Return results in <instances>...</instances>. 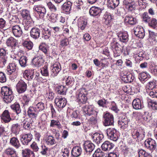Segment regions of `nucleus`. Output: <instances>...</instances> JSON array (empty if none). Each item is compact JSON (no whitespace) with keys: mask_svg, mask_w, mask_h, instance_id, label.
I'll return each mask as SVG.
<instances>
[{"mask_svg":"<svg viewBox=\"0 0 157 157\" xmlns=\"http://www.w3.org/2000/svg\"><path fill=\"white\" fill-rule=\"evenodd\" d=\"M17 40L12 37L8 38L6 41V44L8 47H14L17 45Z\"/></svg>","mask_w":157,"mask_h":157,"instance_id":"7c9ffc66","label":"nucleus"},{"mask_svg":"<svg viewBox=\"0 0 157 157\" xmlns=\"http://www.w3.org/2000/svg\"><path fill=\"white\" fill-rule=\"evenodd\" d=\"M16 89L19 94H21L25 91L27 88V85L23 81L20 80L16 86Z\"/></svg>","mask_w":157,"mask_h":157,"instance_id":"0eeeda50","label":"nucleus"},{"mask_svg":"<svg viewBox=\"0 0 157 157\" xmlns=\"http://www.w3.org/2000/svg\"><path fill=\"white\" fill-rule=\"evenodd\" d=\"M44 142L48 145L52 146L56 144V142L55 138L52 135H47L44 139Z\"/></svg>","mask_w":157,"mask_h":157,"instance_id":"4be33fe9","label":"nucleus"},{"mask_svg":"<svg viewBox=\"0 0 157 157\" xmlns=\"http://www.w3.org/2000/svg\"><path fill=\"white\" fill-rule=\"evenodd\" d=\"M107 135L111 140L116 141L118 138V132L113 128H109L107 130Z\"/></svg>","mask_w":157,"mask_h":157,"instance_id":"423d86ee","label":"nucleus"},{"mask_svg":"<svg viewBox=\"0 0 157 157\" xmlns=\"http://www.w3.org/2000/svg\"><path fill=\"white\" fill-rule=\"evenodd\" d=\"M51 74L53 77L57 75L61 70V67L60 63L58 62H56L51 67Z\"/></svg>","mask_w":157,"mask_h":157,"instance_id":"9b49d317","label":"nucleus"},{"mask_svg":"<svg viewBox=\"0 0 157 157\" xmlns=\"http://www.w3.org/2000/svg\"><path fill=\"white\" fill-rule=\"evenodd\" d=\"M23 46L29 50L32 49L33 47V44L31 41H25L23 43Z\"/></svg>","mask_w":157,"mask_h":157,"instance_id":"6e6d98bb","label":"nucleus"},{"mask_svg":"<svg viewBox=\"0 0 157 157\" xmlns=\"http://www.w3.org/2000/svg\"><path fill=\"white\" fill-rule=\"evenodd\" d=\"M78 25L82 30H83L87 25V22L82 17H80L78 20Z\"/></svg>","mask_w":157,"mask_h":157,"instance_id":"a19ab883","label":"nucleus"},{"mask_svg":"<svg viewBox=\"0 0 157 157\" xmlns=\"http://www.w3.org/2000/svg\"><path fill=\"white\" fill-rule=\"evenodd\" d=\"M41 73L42 75L44 76H47L48 75L49 73L47 66H45L41 69Z\"/></svg>","mask_w":157,"mask_h":157,"instance_id":"338daca9","label":"nucleus"},{"mask_svg":"<svg viewBox=\"0 0 157 157\" xmlns=\"http://www.w3.org/2000/svg\"><path fill=\"white\" fill-rule=\"evenodd\" d=\"M42 37L45 39H48L51 35V31L49 29L45 28L42 31Z\"/></svg>","mask_w":157,"mask_h":157,"instance_id":"ea45409f","label":"nucleus"},{"mask_svg":"<svg viewBox=\"0 0 157 157\" xmlns=\"http://www.w3.org/2000/svg\"><path fill=\"white\" fill-rule=\"evenodd\" d=\"M45 95L47 98H48V99L50 100H52L53 99L54 97V94L52 90L49 89H48L47 90Z\"/></svg>","mask_w":157,"mask_h":157,"instance_id":"052dcab7","label":"nucleus"},{"mask_svg":"<svg viewBox=\"0 0 157 157\" xmlns=\"http://www.w3.org/2000/svg\"><path fill=\"white\" fill-rule=\"evenodd\" d=\"M23 157H35V155L33 151L31 150L25 149L22 151Z\"/></svg>","mask_w":157,"mask_h":157,"instance_id":"e433bc0d","label":"nucleus"},{"mask_svg":"<svg viewBox=\"0 0 157 157\" xmlns=\"http://www.w3.org/2000/svg\"><path fill=\"white\" fill-rule=\"evenodd\" d=\"M148 74L147 72H142L139 75L138 78L139 80L141 82L146 81L147 80Z\"/></svg>","mask_w":157,"mask_h":157,"instance_id":"864d4df0","label":"nucleus"},{"mask_svg":"<svg viewBox=\"0 0 157 157\" xmlns=\"http://www.w3.org/2000/svg\"><path fill=\"white\" fill-rule=\"evenodd\" d=\"M35 107L38 112L43 110L45 108V105L44 103L40 102L37 103Z\"/></svg>","mask_w":157,"mask_h":157,"instance_id":"bf43d9fd","label":"nucleus"},{"mask_svg":"<svg viewBox=\"0 0 157 157\" xmlns=\"http://www.w3.org/2000/svg\"><path fill=\"white\" fill-rule=\"evenodd\" d=\"M32 138V135L31 133H24L20 135V140L23 144L27 145L31 141Z\"/></svg>","mask_w":157,"mask_h":157,"instance_id":"39448f33","label":"nucleus"},{"mask_svg":"<svg viewBox=\"0 0 157 157\" xmlns=\"http://www.w3.org/2000/svg\"><path fill=\"white\" fill-rule=\"evenodd\" d=\"M1 93L3 96L4 101L7 103L11 102L13 99V96L12 90L7 87H3L2 88Z\"/></svg>","mask_w":157,"mask_h":157,"instance_id":"f257e3e1","label":"nucleus"},{"mask_svg":"<svg viewBox=\"0 0 157 157\" xmlns=\"http://www.w3.org/2000/svg\"><path fill=\"white\" fill-rule=\"evenodd\" d=\"M55 102L59 108H63L66 105L67 101L64 97L60 96L58 97L55 98Z\"/></svg>","mask_w":157,"mask_h":157,"instance_id":"9d476101","label":"nucleus"},{"mask_svg":"<svg viewBox=\"0 0 157 157\" xmlns=\"http://www.w3.org/2000/svg\"><path fill=\"white\" fill-rule=\"evenodd\" d=\"M10 107L17 114L20 113L21 112V110L20 105L18 103H15L10 106Z\"/></svg>","mask_w":157,"mask_h":157,"instance_id":"de8ad7c7","label":"nucleus"},{"mask_svg":"<svg viewBox=\"0 0 157 157\" xmlns=\"http://www.w3.org/2000/svg\"><path fill=\"white\" fill-rule=\"evenodd\" d=\"M149 26L155 28L157 25V21L156 19L155 18H151V21L148 23Z\"/></svg>","mask_w":157,"mask_h":157,"instance_id":"774afa93","label":"nucleus"},{"mask_svg":"<svg viewBox=\"0 0 157 157\" xmlns=\"http://www.w3.org/2000/svg\"><path fill=\"white\" fill-rule=\"evenodd\" d=\"M132 136L134 139L138 140H142L144 137L145 132L144 130L142 128L134 130L132 132Z\"/></svg>","mask_w":157,"mask_h":157,"instance_id":"20e7f679","label":"nucleus"},{"mask_svg":"<svg viewBox=\"0 0 157 157\" xmlns=\"http://www.w3.org/2000/svg\"><path fill=\"white\" fill-rule=\"evenodd\" d=\"M23 127L25 129L29 130L31 128L30 124H31V119L30 118H26L23 121Z\"/></svg>","mask_w":157,"mask_h":157,"instance_id":"09e8293b","label":"nucleus"},{"mask_svg":"<svg viewBox=\"0 0 157 157\" xmlns=\"http://www.w3.org/2000/svg\"><path fill=\"white\" fill-rule=\"evenodd\" d=\"M126 7L128 10V11H130L135 14L136 13V12L138 11L136 8V6L135 3H134V4L127 6H126Z\"/></svg>","mask_w":157,"mask_h":157,"instance_id":"4d7b16f0","label":"nucleus"},{"mask_svg":"<svg viewBox=\"0 0 157 157\" xmlns=\"http://www.w3.org/2000/svg\"><path fill=\"white\" fill-rule=\"evenodd\" d=\"M16 65L15 63H10L7 67V74L10 75L14 72L16 70Z\"/></svg>","mask_w":157,"mask_h":157,"instance_id":"58836bf2","label":"nucleus"},{"mask_svg":"<svg viewBox=\"0 0 157 157\" xmlns=\"http://www.w3.org/2000/svg\"><path fill=\"white\" fill-rule=\"evenodd\" d=\"M33 10L37 13L40 18H44L46 12V9L44 6L40 5L35 6L33 7Z\"/></svg>","mask_w":157,"mask_h":157,"instance_id":"6e6552de","label":"nucleus"},{"mask_svg":"<svg viewBox=\"0 0 157 157\" xmlns=\"http://www.w3.org/2000/svg\"><path fill=\"white\" fill-rule=\"evenodd\" d=\"M6 16H7L10 23L11 24L13 22L18 23L19 20L17 16L16 15H12L9 12L6 13Z\"/></svg>","mask_w":157,"mask_h":157,"instance_id":"c9c22d12","label":"nucleus"},{"mask_svg":"<svg viewBox=\"0 0 157 157\" xmlns=\"http://www.w3.org/2000/svg\"><path fill=\"white\" fill-rule=\"evenodd\" d=\"M89 13L90 15L98 17V7L95 6L92 7L89 10Z\"/></svg>","mask_w":157,"mask_h":157,"instance_id":"49530a36","label":"nucleus"},{"mask_svg":"<svg viewBox=\"0 0 157 157\" xmlns=\"http://www.w3.org/2000/svg\"><path fill=\"white\" fill-rule=\"evenodd\" d=\"M135 35L140 38H143L145 36L144 30L142 27L138 26L134 29Z\"/></svg>","mask_w":157,"mask_h":157,"instance_id":"f8f14e48","label":"nucleus"},{"mask_svg":"<svg viewBox=\"0 0 157 157\" xmlns=\"http://www.w3.org/2000/svg\"><path fill=\"white\" fill-rule=\"evenodd\" d=\"M40 29L36 27L33 28L30 31L31 37L34 39H38L40 37Z\"/></svg>","mask_w":157,"mask_h":157,"instance_id":"6ab92c4d","label":"nucleus"},{"mask_svg":"<svg viewBox=\"0 0 157 157\" xmlns=\"http://www.w3.org/2000/svg\"><path fill=\"white\" fill-rule=\"evenodd\" d=\"M38 113V111L35 107L30 106L28 109L27 115L30 118H36Z\"/></svg>","mask_w":157,"mask_h":157,"instance_id":"f3484780","label":"nucleus"},{"mask_svg":"<svg viewBox=\"0 0 157 157\" xmlns=\"http://www.w3.org/2000/svg\"><path fill=\"white\" fill-rule=\"evenodd\" d=\"M4 155H6L10 157H18L16 150L12 147H8L5 150L4 152Z\"/></svg>","mask_w":157,"mask_h":157,"instance_id":"5701e85b","label":"nucleus"},{"mask_svg":"<svg viewBox=\"0 0 157 157\" xmlns=\"http://www.w3.org/2000/svg\"><path fill=\"white\" fill-rule=\"evenodd\" d=\"M129 122V120L125 116L122 117L118 121V124L120 126L121 128L123 129L126 128L128 127V123Z\"/></svg>","mask_w":157,"mask_h":157,"instance_id":"ddd939ff","label":"nucleus"},{"mask_svg":"<svg viewBox=\"0 0 157 157\" xmlns=\"http://www.w3.org/2000/svg\"><path fill=\"white\" fill-rule=\"evenodd\" d=\"M103 124L105 126L113 125L114 121L113 115L109 112L104 113L103 116Z\"/></svg>","mask_w":157,"mask_h":157,"instance_id":"7ed1b4c3","label":"nucleus"},{"mask_svg":"<svg viewBox=\"0 0 157 157\" xmlns=\"http://www.w3.org/2000/svg\"><path fill=\"white\" fill-rule=\"evenodd\" d=\"M1 118L2 122L5 123H8L12 120L9 112L6 110L2 113L1 115Z\"/></svg>","mask_w":157,"mask_h":157,"instance_id":"4468645a","label":"nucleus"},{"mask_svg":"<svg viewBox=\"0 0 157 157\" xmlns=\"http://www.w3.org/2000/svg\"><path fill=\"white\" fill-rule=\"evenodd\" d=\"M83 110L86 116H90L95 113L97 115V113L96 111L94 110L93 107L92 105H86L83 107Z\"/></svg>","mask_w":157,"mask_h":157,"instance_id":"aec40b11","label":"nucleus"},{"mask_svg":"<svg viewBox=\"0 0 157 157\" xmlns=\"http://www.w3.org/2000/svg\"><path fill=\"white\" fill-rule=\"evenodd\" d=\"M124 22L128 23L130 25H134L136 22V19L132 16H126L124 19Z\"/></svg>","mask_w":157,"mask_h":157,"instance_id":"4c0bfd02","label":"nucleus"},{"mask_svg":"<svg viewBox=\"0 0 157 157\" xmlns=\"http://www.w3.org/2000/svg\"><path fill=\"white\" fill-rule=\"evenodd\" d=\"M21 15L24 19L31 18L29 11L27 9L22 10L21 13Z\"/></svg>","mask_w":157,"mask_h":157,"instance_id":"3c124183","label":"nucleus"},{"mask_svg":"<svg viewBox=\"0 0 157 157\" xmlns=\"http://www.w3.org/2000/svg\"><path fill=\"white\" fill-rule=\"evenodd\" d=\"M6 51L3 48L0 49V63L4 65L7 61Z\"/></svg>","mask_w":157,"mask_h":157,"instance_id":"dca6fc26","label":"nucleus"},{"mask_svg":"<svg viewBox=\"0 0 157 157\" xmlns=\"http://www.w3.org/2000/svg\"><path fill=\"white\" fill-rule=\"evenodd\" d=\"M111 46L114 53V57L119 56L123 48V44L121 42H113L111 43Z\"/></svg>","mask_w":157,"mask_h":157,"instance_id":"f03ea898","label":"nucleus"},{"mask_svg":"<svg viewBox=\"0 0 157 157\" xmlns=\"http://www.w3.org/2000/svg\"><path fill=\"white\" fill-rule=\"evenodd\" d=\"M56 90L58 94L63 95L65 94L67 89L64 86L60 85L57 87Z\"/></svg>","mask_w":157,"mask_h":157,"instance_id":"5fc2aeb1","label":"nucleus"},{"mask_svg":"<svg viewBox=\"0 0 157 157\" xmlns=\"http://www.w3.org/2000/svg\"><path fill=\"white\" fill-rule=\"evenodd\" d=\"M10 144L17 149L18 148L21 146L17 138L13 137L10 138Z\"/></svg>","mask_w":157,"mask_h":157,"instance_id":"f704fd0d","label":"nucleus"},{"mask_svg":"<svg viewBox=\"0 0 157 157\" xmlns=\"http://www.w3.org/2000/svg\"><path fill=\"white\" fill-rule=\"evenodd\" d=\"M148 89L150 90H153L157 88V81L153 80L149 82L147 84Z\"/></svg>","mask_w":157,"mask_h":157,"instance_id":"603ef678","label":"nucleus"},{"mask_svg":"<svg viewBox=\"0 0 157 157\" xmlns=\"http://www.w3.org/2000/svg\"><path fill=\"white\" fill-rule=\"evenodd\" d=\"M113 147L114 145L108 141H105L101 146L102 150L104 151H109Z\"/></svg>","mask_w":157,"mask_h":157,"instance_id":"473e14b6","label":"nucleus"},{"mask_svg":"<svg viewBox=\"0 0 157 157\" xmlns=\"http://www.w3.org/2000/svg\"><path fill=\"white\" fill-rule=\"evenodd\" d=\"M132 105L133 108L136 110L141 109L144 107L143 105L141 103L140 100L138 98H136L133 100Z\"/></svg>","mask_w":157,"mask_h":157,"instance_id":"393cba45","label":"nucleus"},{"mask_svg":"<svg viewBox=\"0 0 157 157\" xmlns=\"http://www.w3.org/2000/svg\"><path fill=\"white\" fill-rule=\"evenodd\" d=\"M31 97L28 94L25 95L22 98L24 103V106L28 105L29 104V101H30Z\"/></svg>","mask_w":157,"mask_h":157,"instance_id":"680f3d73","label":"nucleus"},{"mask_svg":"<svg viewBox=\"0 0 157 157\" xmlns=\"http://www.w3.org/2000/svg\"><path fill=\"white\" fill-rule=\"evenodd\" d=\"M39 49L46 56H48L49 47L45 43H41L39 46Z\"/></svg>","mask_w":157,"mask_h":157,"instance_id":"72a5a7b5","label":"nucleus"},{"mask_svg":"<svg viewBox=\"0 0 157 157\" xmlns=\"http://www.w3.org/2000/svg\"><path fill=\"white\" fill-rule=\"evenodd\" d=\"M145 147L150 150H154L156 147V144L155 140L151 138L146 140L144 142Z\"/></svg>","mask_w":157,"mask_h":157,"instance_id":"1a4fd4ad","label":"nucleus"},{"mask_svg":"<svg viewBox=\"0 0 157 157\" xmlns=\"http://www.w3.org/2000/svg\"><path fill=\"white\" fill-rule=\"evenodd\" d=\"M148 105L149 108L154 110H157V101L151 99L147 100Z\"/></svg>","mask_w":157,"mask_h":157,"instance_id":"37998d69","label":"nucleus"},{"mask_svg":"<svg viewBox=\"0 0 157 157\" xmlns=\"http://www.w3.org/2000/svg\"><path fill=\"white\" fill-rule=\"evenodd\" d=\"M142 18L143 21L146 22L148 23L151 20V17L148 16L147 12H144L142 14Z\"/></svg>","mask_w":157,"mask_h":157,"instance_id":"69168bd1","label":"nucleus"},{"mask_svg":"<svg viewBox=\"0 0 157 157\" xmlns=\"http://www.w3.org/2000/svg\"><path fill=\"white\" fill-rule=\"evenodd\" d=\"M119 4V0H108V6L112 9H114Z\"/></svg>","mask_w":157,"mask_h":157,"instance_id":"79ce46f5","label":"nucleus"},{"mask_svg":"<svg viewBox=\"0 0 157 157\" xmlns=\"http://www.w3.org/2000/svg\"><path fill=\"white\" fill-rule=\"evenodd\" d=\"M12 30L14 35L17 37L21 36L23 33L21 28L18 25L12 26Z\"/></svg>","mask_w":157,"mask_h":157,"instance_id":"2eb2a0df","label":"nucleus"},{"mask_svg":"<svg viewBox=\"0 0 157 157\" xmlns=\"http://www.w3.org/2000/svg\"><path fill=\"white\" fill-rule=\"evenodd\" d=\"M103 17L105 21V23L106 25L109 24L113 19L112 16L110 13H106L104 15Z\"/></svg>","mask_w":157,"mask_h":157,"instance_id":"8fccbe9b","label":"nucleus"},{"mask_svg":"<svg viewBox=\"0 0 157 157\" xmlns=\"http://www.w3.org/2000/svg\"><path fill=\"white\" fill-rule=\"evenodd\" d=\"M100 53L107 56L109 55V52L108 48L105 46L101 47L100 49Z\"/></svg>","mask_w":157,"mask_h":157,"instance_id":"e2e57ef3","label":"nucleus"},{"mask_svg":"<svg viewBox=\"0 0 157 157\" xmlns=\"http://www.w3.org/2000/svg\"><path fill=\"white\" fill-rule=\"evenodd\" d=\"M28 60L26 56H21L19 60V63L21 67H26L28 65Z\"/></svg>","mask_w":157,"mask_h":157,"instance_id":"a18cd8bd","label":"nucleus"},{"mask_svg":"<svg viewBox=\"0 0 157 157\" xmlns=\"http://www.w3.org/2000/svg\"><path fill=\"white\" fill-rule=\"evenodd\" d=\"M23 24L25 30H28L31 28L33 25V22L31 17L30 18L24 19Z\"/></svg>","mask_w":157,"mask_h":157,"instance_id":"bb28decb","label":"nucleus"},{"mask_svg":"<svg viewBox=\"0 0 157 157\" xmlns=\"http://www.w3.org/2000/svg\"><path fill=\"white\" fill-rule=\"evenodd\" d=\"M10 130L11 132L15 136L18 135L21 131L20 125L18 123L13 124L11 127Z\"/></svg>","mask_w":157,"mask_h":157,"instance_id":"cd10ccee","label":"nucleus"},{"mask_svg":"<svg viewBox=\"0 0 157 157\" xmlns=\"http://www.w3.org/2000/svg\"><path fill=\"white\" fill-rule=\"evenodd\" d=\"M135 78L132 74L130 73H127L122 76V79L125 82H131L133 81Z\"/></svg>","mask_w":157,"mask_h":157,"instance_id":"c756f323","label":"nucleus"},{"mask_svg":"<svg viewBox=\"0 0 157 157\" xmlns=\"http://www.w3.org/2000/svg\"><path fill=\"white\" fill-rule=\"evenodd\" d=\"M71 6L72 3L68 1L63 3L62 6V9L64 11L69 12L71 10Z\"/></svg>","mask_w":157,"mask_h":157,"instance_id":"c03bdc74","label":"nucleus"},{"mask_svg":"<svg viewBox=\"0 0 157 157\" xmlns=\"http://www.w3.org/2000/svg\"><path fill=\"white\" fill-rule=\"evenodd\" d=\"M76 98L79 103L84 104L87 100V97L85 94L81 91L77 92Z\"/></svg>","mask_w":157,"mask_h":157,"instance_id":"a211bd4d","label":"nucleus"},{"mask_svg":"<svg viewBox=\"0 0 157 157\" xmlns=\"http://www.w3.org/2000/svg\"><path fill=\"white\" fill-rule=\"evenodd\" d=\"M108 59H102L99 63V67H100L101 66V68L106 67L108 66Z\"/></svg>","mask_w":157,"mask_h":157,"instance_id":"0e129e2a","label":"nucleus"},{"mask_svg":"<svg viewBox=\"0 0 157 157\" xmlns=\"http://www.w3.org/2000/svg\"><path fill=\"white\" fill-rule=\"evenodd\" d=\"M117 35L121 42L125 43L128 40V36L127 33L120 32L117 33Z\"/></svg>","mask_w":157,"mask_h":157,"instance_id":"c85d7f7f","label":"nucleus"},{"mask_svg":"<svg viewBox=\"0 0 157 157\" xmlns=\"http://www.w3.org/2000/svg\"><path fill=\"white\" fill-rule=\"evenodd\" d=\"M94 148V145L90 141H86L84 144L83 149L86 152H91Z\"/></svg>","mask_w":157,"mask_h":157,"instance_id":"412c9836","label":"nucleus"},{"mask_svg":"<svg viewBox=\"0 0 157 157\" xmlns=\"http://www.w3.org/2000/svg\"><path fill=\"white\" fill-rule=\"evenodd\" d=\"M82 152L81 148L79 146H75L73 148L71 154L74 157H78L80 156Z\"/></svg>","mask_w":157,"mask_h":157,"instance_id":"b1692460","label":"nucleus"},{"mask_svg":"<svg viewBox=\"0 0 157 157\" xmlns=\"http://www.w3.org/2000/svg\"><path fill=\"white\" fill-rule=\"evenodd\" d=\"M139 157H152V156L143 149H141L138 151Z\"/></svg>","mask_w":157,"mask_h":157,"instance_id":"13d9d810","label":"nucleus"},{"mask_svg":"<svg viewBox=\"0 0 157 157\" xmlns=\"http://www.w3.org/2000/svg\"><path fill=\"white\" fill-rule=\"evenodd\" d=\"M43 61L42 57L40 56L34 58L32 59V63L36 67H39L42 64Z\"/></svg>","mask_w":157,"mask_h":157,"instance_id":"2f4dec72","label":"nucleus"},{"mask_svg":"<svg viewBox=\"0 0 157 157\" xmlns=\"http://www.w3.org/2000/svg\"><path fill=\"white\" fill-rule=\"evenodd\" d=\"M23 24L25 30H28L31 28L33 25V22L31 17L30 18L24 19Z\"/></svg>","mask_w":157,"mask_h":157,"instance_id":"a878e982","label":"nucleus"}]
</instances>
